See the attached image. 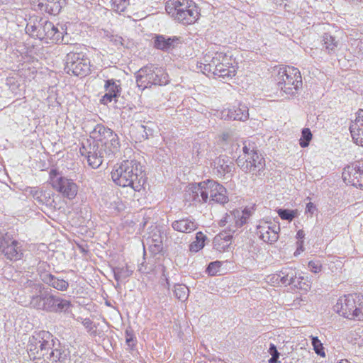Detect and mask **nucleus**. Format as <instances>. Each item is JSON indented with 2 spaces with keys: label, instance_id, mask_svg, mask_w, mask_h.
Instances as JSON below:
<instances>
[{
  "label": "nucleus",
  "instance_id": "13",
  "mask_svg": "<svg viewBox=\"0 0 363 363\" xmlns=\"http://www.w3.org/2000/svg\"><path fill=\"white\" fill-rule=\"evenodd\" d=\"M357 294H348L339 298L333 308L340 315L350 320H357L362 316L357 308Z\"/></svg>",
  "mask_w": 363,
  "mask_h": 363
},
{
  "label": "nucleus",
  "instance_id": "26",
  "mask_svg": "<svg viewBox=\"0 0 363 363\" xmlns=\"http://www.w3.org/2000/svg\"><path fill=\"white\" fill-rule=\"evenodd\" d=\"M296 272L295 269L290 267H283L280 271L274 275L273 279L276 278V281H280L285 285H291L295 283L296 278Z\"/></svg>",
  "mask_w": 363,
  "mask_h": 363
},
{
  "label": "nucleus",
  "instance_id": "19",
  "mask_svg": "<svg viewBox=\"0 0 363 363\" xmlns=\"http://www.w3.org/2000/svg\"><path fill=\"white\" fill-rule=\"evenodd\" d=\"M214 174L222 178L226 174L231 173L234 169L233 160L226 155H220L216 157L211 164Z\"/></svg>",
  "mask_w": 363,
  "mask_h": 363
},
{
  "label": "nucleus",
  "instance_id": "28",
  "mask_svg": "<svg viewBox=\"0 0 363 363\" xmlns=\"http://www.w3.org/2000/svg\"><path fill=\"white\" fill-rule=\"evenodd\" d=\"M112 271L113 272L114 279L117 282L125 281L133 273V269L128 264L122 267L118 266L113 267Z\"/></svg>",
  "mask_w": 363,
  "mask_h": 363
},
{
  "label": "nucleus",
  "instance_id": "8",
  "mask_svg": "<svg viewBox=\"0 0 363 363\" xmlns=\"http://www.w3.org/2000/svg\"><path fill=\"white\" fill-rule=\"evenodd\" d=\"M277 87L288 96H296L303 86L299 69L294 67H279Z\"/></svg>",
  "mask_w": 363,
  "mask_h": 363
},
{
  "label": "nucleus",
  "instance_id": "52",
  "mask_svg": "<svg viewBox=\"0 0 363 363\" xmlns=\"http://www.w3.org/2000/svg\"><path fill=\"white\" fill-rule=\"evenodd\" d=\"M304 236H305V233L303 230H300L297 232L296 238L298 239H302L304 238Z\"/></svg>",
  "mask_w": 363,
  "mask_h": 363
},
{
  "label": "nucleus",
  "instance_id": "35",
  "mask_svg": "<svg viewBox=\"0 0 363 363\" xmlns=\"http://www.w3.org/2000/svg\"><path fill=\"white\" fill-rule=\"evenodd\" d=\"M225 55L222 52H216L215 56L212 57L211 60H209L210 57H205L204 61L205 62H208L213 68H218V66L223 65V63L220 62V59H223Z\"/></svg>",
  "mask_w": 363,
  "mask_h": 363
},
{
  "label": "nucleus",
  "instance_id": "21",
  "mask_svg": "<svg viewBox=\"0 0 363 363\" xmlns=\"http://www.w3.org/2000/svg\"><path fill=\"white\" fill-rule=\"evenodd\" d=\"M171 227L174 230L179 233H191L198 228L199 224L194 217L189 216L172 221Z\"/></svg>",
  "mask_w": 363,
  "mask_h": 363
},
{
  "label": "nucleus",
  "instance_id": "37",
  "mask_svg": "<svg viewBox=\"0 0 363 363\" xmlns=\"http://www.w3.org/2000/svg\"><path fill=\"white\" fill-rule=\"evenodd\" d=\"M311 344L315 353L320 357H325L324 347L318 337L311 336Z\"/></svg>",
  "mask_w": 363,
  "mask_h": 363
},
{
  "label": "nucleus",
  "instance_id": "23",
  "mask_svg": "<svg viewBox=\"0 0 363 363\" xmlns=\"http://www.w3.org/2000/svg\"><path fill=\"white\" fill-rule=\"evenodd\" d=\"M350 131L354 142L363 146V109L359 110L356 119L351 122Z\"/></svg>",
  "mask_w": 363,
  "mask_h": 363
},
{
  "label": "nucleus",
  "instance_id": "11",
  "mask_svg": "<svg viewBox=\"0 0 363 363\" xmlns=\"http://www.w3.org/2000/svg\"><path fill=\"white\" fill-rule=\"evenodd\" d=\"M0 252L10 261L20 260L23 255L22 245L4 230H0Z\"/></svg>",
  "mask_w": 363,
  "mask_h": 363
},
{
  "label": "nucleus",
  "instance_id": "7",
  "mask_svg": "<svg viewBox=\"0 0 363 363\" xmlns=\"http://www.w3.org/2000/svg\"><path fill=\"white\" fill-rule=\"evenodd\" d=\"M236 163L243 172L256 174L265 167L264 157L258 154L255 143L250 140L242 143V153L237 158Z\"/></svg>",
  "mask_w": 363,
  "mask_h": 363
},
{
  "label": "nucleus",
  "instance_id": "17",
  "mask_svg": "<svg viewBox=\"0 0 363 363\" xmlns=\"http://www.w3.org/2000/svg\"><path fill=\"white\" fill-rule=\"evenodd\" d=\"M280 227L267 221H260L257 225L256 234L264 242L272 244L279 239Z\"/></svg>",
  "mask_w": 363,
  "mask_h": 363
},
{
  "label": "nucleus",
  "instance_id": "39",
  "mask_svg": "<svg viewBox=\"0 0 363 363\" xmlns=\"http://www.w3.org/2000/svg\"><path fill=\"white\" fill-rule=\"evenodd\" d=\"M221 235H216L213 238V247L220 252L226 250L229 247L226 242L223 241V238Z\"/></svg>",
  "mask_w": 363,
  "mask_h": 363
},
{
  "label": "nucleus",
  "instance_id": "40",
  "mask_svg": "<svg viewBox=\"0 0 363 363\" xmlns=\"http://www.w3.org/2000/svg\"><path fill=\"white\" fill-rule=\"evenodd\" d=\"M279 216L283 219L289 221L292 220L296 216V212L293 210L280 208L277 211Z\"/></svg>",
  "mask_w": 363,
  "mask_h": 363
},
{
  "label": "nucleus",
  "instance_id": "29",
  "mask_svg": "<svg viewBox=\"0 0 363 363\" xmlns=\"http://www.w3.org/2000/svg\"><path fill=\"white\" fill-rule=\"evenodd\" d=\"M213 74L223 79H231L235 75L234 67H228L224 64L218 66V68H213Z\"/></svg>",
  "mask_w": 363,
  "mask_h": 363
},
{
  "label": "nucleus",
  "instance_id": "51",
  "mask_svg": "<svg viewBox=\"0 0 363 363\" xmlns=\"http://www.w3.org/2000/svg\"><path fill=\"white\" fill-rule=\"evenodd\" d=\"M203 72H212L213 71V68L209 65L208 62L206 64L203 65Z\"/></svg>",
  "mask_w": 363,
  "mask_h": 363
},
{
  "label": "nucleus",
  "instance_id": "42",
  "mask_svg": "<svg viewBox=\"0 0 363 363\" xmlns=\"http://www.w3.org/2000/svg\"><path fill=\"white\" fill-rule=\"evenodd\" d=\"M269 353L272 356L268 360V363H279L280 353L278 352L275 345L271 343L268 350Z\"/></svg>",
  "mask_w": 363,
  "mask_h": 363
},
{
  "label": "nucleus",
  "instance_id": "20",
  "mask_svg": "<svg viewBox=\"0 0 363 363\" xmlns=\"http://www.w3.org/2000/svg\"><path fill=\"white\" fill-rule=\"evenodd\" d=\"M154 48L164 52H168L177 48L182 43L180 37L155 35L152 38Z\"/></svg>",
  "mask_w": 363,
  "mask_h": 363
},
{
  "label": "nucleus",
  "instance_id": "9",
  "mask_svg": "<svg viewBox=\"0 0 363 363\" xmlns=\"http://www.w3.org/2000/svg\"><path fill=\"white\" fill-rule=\"evenodd\" d=\"M30 305L38 310L58 313L66 311L70 306V302L52 293L51 290H44L31 298Z\"/></svg>",
  "mask_w": 363,
  "mask_h": 363
},
{
  "label": "nucleus",
  "instance_id": "12",
  "mask_svg": "<svg viewBox=\"0 0 363 363\" xmlns=\"http://www.w3.org/2000/svg\"><path fill=\"white\" fill-rule=\"evenodd\" d=\"M90 60L84 55L69 52L65 58V69L68 74L83 77L90 72Z\"/></svg>",
  "mask_w": 363,
  "mask_h": 363
},
{
  "label": "nucleus",
  "instance_id": "5",
  "mask_svg": "<svg viewBox=\"0 0 363 363\" xmlns=\"http://www.w3.org/2000/svg\"><path fill=\"white\" fill-rule=\"evenodd\" d=\"M165 10L172 18L183 25L194 23L200 15L199 7L191 0H168Z\"/></svg>",
  "mask_w": 363,
  "mask_h": 363
},
{
  "label": "nucleus",
  "instance_id": "50",
  "mask_svg": "<svg viewBox=\"0 0 363 363\" xmlns=\"http://www.w3.org/2000/svg\"><path fill=\"white\" fill-rule=\"evenodd\" d=\"M84 326L87 328L89 330L92 329V321L89 318H85L82 322Z\"/></svg>",
  "mask_w": 363,
  "mask_h": 363
},
{
  "label": "nucleus",
  "instance_id": "43",
  "mask_svg": "<svg viewBox=\"0 0 363 363\" xmlns=\"http://www.w3.org/2000/svg\"><path fill=\"white\" fill-rule=\"evenodd\" d=\"M220 267H221L220 262H219V261L212 262L208 264L206 271L208 272V274L213 276L218 272V269Z\"/></svg>",
  "mask_w": 363,
  "mask_h": 363
},
{
  "label": "nucleus",
  "instance_id": "55",
  "mask_svg": "<svg viewBox=\"0 0 363 363\" xmlns=\"http://www.w3.org/2000/svg\"><path fill=\"white\" fill-rule=\"evenodd\" d=\"M339 363H350L347 359H342Z\"/></svg>",
  "mask_w": 363,
  "mask_h": 363
},
{
  "label": "nucleus",
  "instance_id": "18",
  "mask_svg": "<svg viewBox=\"0 0 363 363\" xmlns=\"http://www.w3.org/2000/svg\"><path fill=\"white\" fill-rule=\"evenodd\" d=\"M344 182L357 188L363 189V163L345 167L342 172Z\"/></svg>",
  "mask_w": 363,
  "mask_h": 363
},
{
  "label": "nucleus",
  "instance_id": "32",
  "mask_svg": "<svg viewBox=\"0 0 363 363\" xmlns=\"http://www.w3.org/2000/svg\"><path fill=\"white\" fill-rule=\"evenodd\" d=\"M174 294L177 299L184 302L186 301L189 297V290L188 287L184 284H175Z\"/></svg>",
  "mask_w": 363,
  "mask_h": 363
},
{
  "label": "nucleus",
  "instance_id": "25",
  "mask_svg": "<svg viewBox=\"0 0 363 363\" xmlns=\"http://www.w3.org/2000/svg\"><path fill=\"white\" fill-rule=\"evenodd\" d=\"M247 220L242 217L240 211H236L231 215H226L225 218L219 222L220 226H224L226 223L234 222V225L229 227V231L235 233L238 228H241L247 223Z\"/></svg>",
  "mask_w": 363,
  "mask_h": 363
},
{
  "label": "nucleus",
  "instance_id": "15",
  "mask_svg": "<svg viewBox=\"0 0 363 363\" xmlns=\"http://www.w3.org/2000/svg\"><path fill=\"white\" fill-rule=\"evenodd\" d=\"M90 137L93 142L104 143V146H112L113 150H118L120 147L118 135L110 128L103 124H97L90 132Z\"/></svg>",
  "mask_w": 363,
  "mask_h": 363
},
{
  "label": "nucleus",
  "instance_id": "45",
  "mask_svg": "<svg viewBox=\"0 0 363 363\" xmlns=\"http://www.w3.org/2000/svg\"><path fill=\"white\" fill-rule=\"evenodd\" d=\"M125 342L128 346L130 348H133L135 345L136 339L134 337L132 330H125Z\"/></svg>",
  "mask_w": 363,
  "mask_h": 363
},
{
  "label": "nucleus",
  "instance_id": "3",
  "mask_svg": "<svg viewBox=\"0 0 363 363\" xmlns=\"http://www.w3.org/2000/svg\"><path fill=\"white\" fill-rule=\"evenodd\" d=\"M55 26L52 22L43 18L38 21L29 22L26 26V32L29 35L40 39V40H51L57 44H67V33L64 26Z\"/></svg>",
  "mask_w": 363,
  "mask_h": 363
},
{
  "label": "nucleus",
  "instance_id": "54",
  "mask_svg": "<svg viewBox=\"0 0 363 363\" xmlns=\"http://www.w3.org/2000/svg\"><path fill=\"white\" fill-rule=\"evenodd\" d=\"M26 284H28V286H31L33 285H35L34 282L31 280H28L27 282H26Z\"/></svg>",
  "mask_w": 363,
  "mask_h": 363
},
{
  "label": "nucleus",
  "instance_id": "1",
  "mask_svg": "<svg viewBox=\"0 0 363 363\" xmlns=\"http://www.w3.org/2000/svg\"><path fill=\"white\" fill-rule=\"evenodd\" d=\"M60 347L59 341L50 333L42 330L29 337L27 351L35 363H62L64 357Z\"/></svg>",
  "mask_w": 363,
  "mask_h": 363
},
{
  "label": "nucleus",
  "instance_id": "38",
  "mask_svg": "<svg viewBox=\"0 0 363 363\" xmlns=\"http://www.w3.org/2000/svg\"><path fill=\"white\" fill-rule=\"evenodd\" d=\"M294 281L295 283L291 284V286H294V288L301 289L304 291H308L311 288L309 283L307 281H305L303 277H296Z\"/></svg>",
  "mask_w": 363,
  "mask_h": 363
},
{
  "label": "nucleus",
  "instance_id": "24",
  "mask_svg": "<svg viewBox=\"0 0 363 363\" xmlns=\"http://www.w3.org/2000/svg\"><path fill=\"white\" fill-rule=\"evenodd\" d=\"M104 89L106 94L102 96L100 101L103 104H107L113 99H116L121 94V88L119 84L113 79L105 82Z\"/></svg>",
  "mask_w": 363,
  "mask_h": 363
},
{
  "label": "nucleus",
  "instance_id": "16",
  "mask_svg": "<svg viewBox=\"0 0 363 363\" xmlns=\"http://www.w3.org/2000/svg\"><path fill=\"white\" fill-rule=\"evenodd\" d=\"M50 266L47 262L40 263L38 268V272L40 280L44 284L48 285L50 287L54 288L57 291H67L69 286L68 280L64 279L60 277H56L52 274L50 272L47 271V269Z\"/></svg>",
  "mask_w": 363,
  "mask_h": 363
},
{
  "label": "nucleus",
  "instance_id": "4",
  "mask_svg": "<svg viewBox=\"0 0 363 363\" xmlns=\"http://www.w3.org/2000/svg\"><path fill=\"white\" fill-rule=\"evenodd\" d=\"M189 190L192 199L196 202L223 205L229 201L226 189L214 180L208 179L192 186Z\"/></svg>",
  "mask_w": 363,
  "mask_h": 363
},
{
  "label": "nucleus",
  "instance_id": "30",
  "mask_svg": "<svg viewBox=\"0 0 363 363\" xmlns=\"http://www.w3.org/2000/svg\"><path fill=\"white\" fill-rule=\"evenodd\" d=\"M29 193L40 204H48L50 199L49 194L36 187L30 188Z\"/></svg>",
  "mask_w": 363,
  "mask_h": 363
},
{
  "label": "nucleus",
  "instance_id": "2",
  "mask_svg": "<svg viewBox=\"0 0 363 363\" xmlns=\"http://www.w3.org/2000/svg\"><path fill=\"white\" fill-rule=\"evenodd\" d=\"M144 173L140 163L135 160H125L115 166L111 172L113 182L121 186H130L139 191L143 185Z\"/></svg>",
  "mask_w": 363,
  "mask_h": 363
},
{
  "label": "nucleus",
  "instance_id": "34",
  "mask_svg": "<svg viewBox=\"0 0 363 363\" xmlns=\"http://www.w3.org/2000/svg\"><path fill=\"white\" fill-rule=\"evenodd\" d=\"M323 41L324 42L325 49L328 50L329 53L334 52L338 45V42L335 40V38L328 33L323 35Z\"/></svg>",
  "mask_w": 363,
  "mask_h": 363
},
{
  "label": "nucleus",
  "instance_id": "27",
  "mask_svg": "<svg viewBox=\"0 0 363 363\" xmlns=\"http://www.w3.org/2000/svg\"><path fill=\"white\" fill-rule=\"evenodd\" d=\"M227 117L230 120L245 121L249 118L248 108L245 105L233 107L227 111Z\"/></svg>",
  "mask_w": 363,
  "mask_h": 363
},
{
  "label": "nucleus",
  "instance_id": "31",
  "mask_svg": "<svg viewBox=\"0 0 363 363\" xmlns=\"http://www.w3.org/2000/svg\"><path fill=\"white\" fill-rule=\"evenodd\" d=\"M206 236L202 232H198L196 234V240L193 241L189 245L191 252H196L201 250L205 245Z\"/></svg>",
  "mask_w": 363,
  "mask_h": 363
},
{
  "label": "nucleus",
  "instance_id": "41",
  "mask_svg": "<svg viewBox=\"0 0 363 363\" xmlns=\"http://www.w3.org/2000/svg\"><path fill=\"white\" fill-rule=\"evenodd\" d=\"M113 9L118 13L125 11L128 5V0H111Z\"/></svg>",
  "mask_w": 363,
  "mask_h": 363
},
{
  "label": "nucleus",
  "instance_id": "46",
  "mask_svg": "<svg viewBox=\"0 0 363 363\" xmlns=\"http://www.w3.org/2000/svg\"><path fill=\"white\" fill-rule=\"evenodd\" d=\"M357 308H359V313L362 315L361 317L357 318V320H360L363 319V295L357 294Z\"/></svg>",
  "mask_w": 363,
  "mask_h": 363
},
{
  "label": "nucleus",
  "instance_id": "44",
  "mask_svg": "<svg viewBox=\"0 0 363 363\" xmlns=\"http://www.w3.org/2000/svg\"><path fill=\"white\" fill-rule=\"evenodd\" d=\"M308 266L311 272L313 273H318L322 270V264L319 260H311L308 262Z\"/></svg>",
  "mask_w": 363,
  "mask_h": 363
},
{
  "label": "nucleus",
  "instance_id": "49",
  "mask_svg": "<svg viewBox=\"0 0 363 363\" xmlns=\"http://www.w3.org/2000/svg\"><path fill=\"white\" fill-rule=\"evenodd\" d=\"M218 235H221L223 238V241L226 242L228 244V246L229 247L230 245V240L232 238V235L230 234H228L227 233H221L218 234Z\"/></svg>",
  "mask_w": 363,
  "mask_h": 363
},
{
  "label": "nucleus",
  "instance_id": "33",
  "mask_svg": "<svg viewBox=\"0 0 363 363\" xmlns=\"http://www.w3.org/2000/svg\"><path fill=\"white\" fill-rule=\"evenodd\" d=\"M154 126L155 124L151 121L146 122L145 124L140 125L139 130L142 133V138L143 139H148L149 137L153 135L155 131Z\"/></svg>",
  "mask_w": 363,
  "mask_h": 363
},
{
  "label": "nucleus",
  "instance_id": "36",
  "mask_svg": "<svg viewBox=\"0 0 363 363\" xmlns=\"http://www.w3.org/2000/svg\"><path fill=\"white\" fill-rule=\"evenodd\" d=\"M312 139V133L309 128H305L302 130L301 138L299 140V144L302 147L308 146L310 141Z\"/></svg>",
  "mask_w": 363,
  "mask_h": 363
},
{
  "label": "nucleus",
  "instance_id": "6",
  "mask_svg": "<svg viewBox=\"0 0 363 363\" xmlns=\"http://www.w3.org/2000/svg\"><path fill=\"white\" fill-rule=\"evenodd\" d=\"M104 145V143L100 142L90 143L87 140L86 143H82L79 148L80 154L86 157L88 164L93 169L99 168L106 160L107 162H110L118 151L113 150L112 146Z\"/></svg>",
  "mask_w": 363,
  "mask_h": 363
},
{
  "label": "nucleus",
  "instance_id": "53",
  "mask_svg": "<svg viewBox=\"0 0 363 363\" xmlns=\"http://www.w3.org/2000/svg\"><path fill=\"white\" fill-rule=\"evenodd\" d=\"M163 276L165 277V280H166V287H167V289H169V286H170L169 282V279H168V278L165 276V274H164V273H163Z\"/></svg>",
  "mask_w": 363,
  "mask_h": 363
},
{
  "label": "nucleus",
  "instance_id": "47",
  "mask_svg": "<svg viewBox=\"0 0 363 363\" xmlns=\"http://www.w3.org/2000/svg\"><path fill=\"white\" fill-rule=\"evenodd\" d=\"M253 208H245L242 212H240V214L242 216V217H245L247 220L250 217V216L252 213Z\"/></svg>",
  "mask_w": 363,
  "mask_h": 363
},
{
  "label": "nucleus",
  "instance_id": "14",
  "mask_svg": "<svg viewBox=\"0 0 363 363\" xmlns=\"http://www.w3.org/2000/svg\"><path fill=\"white\" fill-rule=\"evenodd\" d=\"M59 173L56 169L50 172V180L55 189L61 193L63 196L69 199H74L78 191L77 184L69 179L64 177H58Z\"/></svg>",
  "mask_w": 363,
  "mask_h": 363
},
{
  "label": "nucleus",
  "instance_id": "22",
  "mask_svg": "<svg viewBox=\"0 0 363 363\" xmlns=\"http://www.w3.org/2000/svg\"><path fill=\"white\" fill-rule=\"evenodd\" d=\"M35 0H33L35 3ZM37 9L41 12L56 16L66 4V0H36Z\"/></svg>",
  "mask_w": 363,
  "mask_h": 363
},
{
  "label": "nucleus",
  "instance_id": "10",
  "mask_svg": "<svg viewBox=\"0 0 363 363\" xmlns=\"http://www.w3.org/2000/svg\"><path fill=\"white\" fill-rule=\"evenodd\" d=\"M135 75L137 85L142 90L153 85H166L169 82V77L165 71L152 64L143 67Z\"/></svg>",
  "mask_w": 363,
  "mask_h": 363
},
{
  "label": "nucleus",
  "instance_id": "48",
  "mask_svg": "<svg viewBox=\"0 0 363 363\" xmlns=\"http://www.w3.org/2000/svg\"><path fill=\"white\" fill-rule=\"evenodd\" d=\"M315 210H316V207L313 203L309 202L307 203L306 208V213H309L311 214H313Z\"/></svg>",
  "mask_w": 363,
  "mask_h": 363
}]
</instances>
